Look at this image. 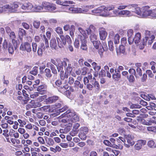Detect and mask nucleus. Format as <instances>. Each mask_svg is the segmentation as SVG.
<instances>
[{
	"mask_svg": "<svg viewBox=\"0 0 156 156\" xmlns=\"http://www.w3.org/2000/svg\"><path fill=\"white\" fill-rule=\"evenodd\" d=\"M61 39L59 37L56 38L58 45L60 48H62L66 44V42L69 44L68 46V49L71 52L73 51V48L72 46L70 45L72 43V41L69 35L60 36Z\"/></svg>",
	"mask_w": 156,
	"mask_h": 156,
	"instance_id": "f257e3e1",
	"label": "nucleus"
},
{
	"mask_svg": "<svg viewBox=\"0 0 156 156\" xmlns=\"http://www.w3.org/2000/svg\"><path fill=\"white\" fill-rule=\"evenodd\" d=\"M19 2H13L9 5L7 4L3 5L0 4V13L4 11H9L11 12H15L19 6Z\"/></svg>",
	"mask_w": 156,
	"mask_h": 156,
	"instance_id": "f03ea898",
	"label": "nucleus"
},
{
	"mask_svg": "<svg viewBox=\"0 0 156 156\" xmlns=\"http://www.w3.org/2000/svg\"><path fill=\"white\" fill-rule=\"evenodd\" d=\"M142 10V14L140 15L142 17H146L149 16L153 17L154 13L156 12V9L151 10L150 7L148 6L143 7Z\"/></svg>",
	"mask_w": 156,
	"mask_h": 156,
	"instance_id": "7ed1b4c3",
	"label": "nucleus"
},
{
	"mask_svg": "<svg viewBox=\"0 0 156 156\" xmlns=\"http://www.w3.org/2000/svg\"><path fill=\"white\" fill-rule=\"evenodd\" d=\"M42 5L44 7V9L49 11L54 10L56 8L55 4L46 2H43Z\"/></svg>",
	"mask_w": 156,
	"mask_h": 156,
	"instance_id": "20e7f679",
	"label": "nucleus"
},
{
	"mask_svg": "<svg viewBox=\"0 0 156 156\" xmlns=\"http://www.w3.org/2000/svg\"><path fill=\"white\" fill-rule=\"evenodd\" d=\"M124 146L127 148H129L130 146H132L134 144L133 140V137L131 135H128L124 139Z\"/></svg>",
	"mask_w": 156,
	"mask_h": 156,
	"instance_id": "39448f33",
	"label": "nucleus"
},
{
	"mask_svg": "<svg viewBox=\"0 0 156 156\" xmlns=\"http://www.w3.org/2000/svg\"><path fill=\"white\" fill-rule=\"evenodd\" d=\"M78 39L80 40V49L83 50H87V45L86 38L83 36H78Z\"/></svg>",
	"mask_w": 156,
	"mask_h": 156,
	"instance_id": "423d86ee",
	"label": "nucleus"
},
{
	"mask_svg": "<svg viewBox=\"0 0 156 156\" xmlns=\"http://www.w3.org/2000/svg\"><path fill=\"white\" fill-rule=\"evenodd\" d=\"M20 49L22 51H26L27 52H30L32 50L31 44L27 42L23 43L20 46Z\"/></svg>",
	"mask_w": 156,
	"mask_h": 156,
	"instance_id": "0eeeda50",
	"label": "nucleus"
},
{
	"mask_svg": "<svg viewBox=\"0 0 156 156\" xmlns=\"http://www.w3.org/2000/svg\"><path fill=\"white\" fill-rule=\"evenodd\" d=\"M141 38V35L139 33H137L135 35L134 38L129 39V44H131L133 41L136 44H138L140 41Z\"/></svg>",
	"mask_w": 156,
	"mask_h": 156,
	"instance_id": "6e6552de",
	"label": "nucleus"
},
{
	"mask_svg": "<svg viewBox=\"0 0 156 156\" xmlns=\"http://www.w3.org/2000/svg\"><path fill=\"white\" fill-rule=\"evenodd\" d=\"M146 141L144 140H138L134 146L135 149L137 150L140 149L144 145Z\"/></svg>",
	"mask_w": 156,
	"mask_h": 156,
	"instance_id": "1a4fd4ad",
	"label": "nucleus"
},
{
	"mask_svg": "<svg viewBox=\"0 0 156 156\" xmlns=\"http://www.w3.org/2000/svg\"><path fill=\"white\" fill-rule=\"evenodd\" d=\"M9 37L12 40V42L13 45L14 46L15 48H16L17 47L18 43H19L15 40L16 36L14 32H11L9 34Z\"/></svg>",
	"mask_w": 156,
	"mask_h": 156,
	"instance_id": "9d476101",
	"label": "nucleus"
},
{
	"mask_svg": "<svg viewBox=\"0 0 156 156\" xmlns=\"http://www.w3.org/2000/svg\"><path fill=\"white\" fill-rule=\"evenodd\" d=\"M34 6L30 2L25 3L21 6V8L25 10L27 12H29L33 8Z\"/></svg>",
	"mask_w": 156,
	"mask_h": 156,
	"instance_id": "9b49d317",
	"label": "nucleus"
},
{
	"mask_svg": "<svg viewBox=\"0 0 156 156\" xmlns=\"http://www.w3.org/2000/svg\"><path fill=\"white\" fill-rule=\"evenodd\" d=\"M69 12H72L73 13H84L86 12L85 10H83L82 9L80 8H74L70 7L69 8Z\"/></svg>",
	"mask_w": 156,
	"mask_h": 156,
	"instance_id": "f8f14e48",
	"label": "nucleus"
},
{
	"mask_svg": "<svg viewBox=\"0 0 156 156\" xmlns=\"http://www.w3.org/2000/svg\"><path fill=\"white\" fill-rule=\"evenodd\" d=\"M99 32L100 39L103 40H104L106 38L107 35L105 29L103 28H100Z\"/></svg>",
	"mask_w": 156,
	"mask_h": 156,
	"instance_id": "ddd939ff",
	"label": "nucleus"
},
{
	"mask_svg": "<svg viewBox=\"0 0 156 156\" xmlns=\"http://www.w3.org/2000/svg\"><path fill=\"white\" fill-rule=\"evenodd\" d=\"M39 94H43L46 93V86L44 85H40L37 88Z\"/></svg>",
	"mask_w": 156,
	"mask_h": 156,
	"instance_id": "4468645a",
	"label": "nucleus"
},
{
	"mask_svg": "<svg viewBox=\"0 0 156 156\" xmlns=\"http://www.w3.org/2000/svg\"><path fill=\"white\" fill-rule=\"evenodd\" d=\"M46 35L47 37L46 38L45 35H43L44 41L45 43V47L48 48L49 47V42L48 40H49L51 37V33L50 32L47 31L46 33Z\"/></svg>",
	"mask_w": 156,
	"mask_h": 156,
	"instance_id": "2eb2a0df",
	"label": "nucleus"
},
{
	"mask_svg": "<svg viewBox=\"0 0 156 156\" xmlns=\"http://www.w3.org/2000/svg\"><path fill=\"white\" fill-rule=\"evenodd\" d=\"M118 13V14L121 16H129L132 15L131 12L127 10H121Z\"/></svg>",
	"mask_w": 156,
	"mask_h": 156,
	"instance_id": "dca6fc26",
	"label": "nucleus"
},
{
	"mask_svg": "<svg viewBox=\"0 0 156 156\" xmlns=\"http://www.w3.org/2000/svg\"><path fill=\"white\" fill-rule=\"evenodd\" d=\"M45 49V46L43 43H41L40 45L39 46L37 50L38 55L39 56H41L43 52Z\"/></svg>",
	"mask_w": 156,
	"mask_h": 156,
	"instance_id": "f3484780",
	"label": "nucleus"
},
{
	"mask_svg": "<svg viewBox=\"0 0 156 156\" xmlns=\"http://www.w3.org/2000/svg\"><path fill=\"white\" fill-rule=\"evenodd\" d=\"M58 97L56 96L49 97L46 99V101L49 104H51L58 100Z\"/></svg>",
	"mask_w": 156,
	"mask_h": 156,
	"instance_id": "a211bd4d",
	"label": "nucleus"
},
{
	"mask_svg": "<svg viewBox=\"0 0 156 156\" xmlns=\"http://www.w3.org/2000/svg\"><path fill=\"white\" fill-rule=\"evenodd\" d=\"M18 34L20 40H22L23 36H26V31L23 29L19 28L18 31Z\"/></svg>",
	"mask_w": 156,
	"mask_h": 156,
	"instance_id": "6ab92c4d",
	"label": "nucleus"
},
{
	"mask_svg": "<svg viewBox=\"0 0 156 156\" xmlns=\"http://www.w3.org/2000/svg\"><path fill=\"white\" fill-rule=\"evenodd\" d=\"M19 45V43H18V44L17 45V47L15 48L14 47V46H14V47H13V45L11 44V43H9L8 45V50L9 53L12 54L14 51V50H16L17 48L18 47V45Z\"/></svg>",
	"mask_w": 156,
	"mask_h": 156,
	"instance_id": "aec40b11",
	"label": "nucleus"
},
{
	"mask_svg": "<svg viewBox=\"0 0 156 156\" xmlns=\"http://www.w3.org/2000/svg\"><path fill=\"white\" fill-rule=\"evenodd\" d=\"M34 10L37 12L44 11V7L42 5H35L33 8Z\"/></svg>",
	"mask_w": 156,
	"mask_h": 156,
	"instance_id": "412c9836",
	"label": "nucleus"
},
{
	"mask_svg": "<svg viewBox=\"0 0 156 156\" xmlns=\"http://www.w3.org/2000/svg\"><path fill=\"white\" fill-rule=\"evenodd\" d=\"M105 10H106L105 7L103 6L98 7L97 9L92 10V12L94 13H100L103 11L105 12Z\"/></svg>",
	"mask_w": 156,
	"mask_h": 156,
	"instance_id": "4be33fe9",
	"label": "nucleus"
},
{
	"mask_svg": "<svg viewBox=\"0 0 156 156\" xmlns=\"http://www.w3.org/2000/svg\"><path fill=\"white\" fill-rule=\"evenodd\" d=\"M64 116L68 118H71L76 114L75 112L73 111L68 110L64 113Z\"/></svg>",
	"mask_w": 156,
	"mask_h": 156,
	"instance_id": "5701e85b",
	"label": "nucleus"
},
{
	"mask_svg": "<svg viewBox=\"0 0 156 156\" xmlns=\"http://www.w3.org/2000/svg\"><path fill=\"white\" fill-rule=\"evenodd\" d=\"M50 45L51 48L56 50L58 48L56 40L55 39H52L50 41Z\"/></svg>",
	"mask_w": 156,
	"mask_h": 156,
	"instance_id": "b1692460",
	"label": "nucleus"
},
{
	"mask_svg": "<svg viewBox=\"0 0 156 156\" xmlns=\"http://www.w3.org/2000/svg\"><path fill=\"white\" fill-rule=\"evenodd\" d=\"M154 38V35H152L149 37H145L143 39L145 40V42L146 43L148 41V44L150 45L152 44Z\"/></svg>",
	"mask_w": 156,
	"mask_h": 156,
	"instance_id": "393cba45",
	"label": "nucleus"
},
{
	"mask_svg": "<svg viewBox=\"0 0 156 156\" xmlns=\"http://www.w3.org/2000/svg\"><path fill=\"white\" fill-rule=\"evenodd\" d=\"M46 66L47 67L50 68L53 73L54 74H57V71L56 68L52 64L51 62H48Z\"/></svg>",
	"mask_w": 156,
	"mask_h": 156,
	"instance_id": "a878e982",
	"label": "nucleus"
},
{
	"mask_svg": "<svg viewBox=\"0 0 156 156\" xmlns=\"http://www.w3.org/2000/svg\"><path fill=\"white\" fill-rule=\"evenodd\" d=\"M37 105L35 104V102L34 100H31L29 104L27 105L26 106V108L27 110L30 108H36Z\"/></svg>",
	"mask_w": 156,
	"mask_h": 156,
	"instance_id": "bb28decb",
	"label": "nucleus"
},
{
	"mask_svg": "<svg viewBox=\"0 0 156 156\" xmlns=\"http://www.w3.org/2000/svg\"><path fill=\"white\" fill-rule=\"evenodd\" d=\"M112 78L113 79L115 80H118L121 77V74L120 73H119L115 70V73L112 75Z\"/></svg>",
	"mask_w": 156,
	"mask_h": 156,
	"instance_id": "cd10ccee",
	"label": "nucleus"
},
{
	"mask_svg": "<svg viewBox=\"0 0 156 156\" xmlns=\"http://www.w3.org/2000/svg\"><path fill=\"white\" fill-rule=\"evenodd\" d=\"M115 45L119 43L120 36L118 34H115L113 37Z\"/></svg>",
	"mask_w": 156,
	"mask_h": 156,
	"instance_id": "c85d7f7f",
	"label": "nucleus"
},
{
	"mask_svg": "<svg viewBox=\"0 0 156 156\" xmlns=\"http://www.w3.org/2000/svg\"><path fill=\"white\" fill-rule=\"evenodd\" d=\"M132 12L137 14L138 15L139 17L142 18L140 15L142 14V12H141L139 7H136L132 11Z\"/></svg>",
	"mask_w": 156,
	"mask_h": 156,
	"instance_id": "c756f323",
	"label": "nucleus"
},
{
	"mask_svg": "<svg viewBox=\"0 0 156 156\" xmlns=\"http://www.w3.org/2000/svg\"><path fill=\"white\" fill-rule=\"evenodd\" d=\"M70 121L72 123V122H75L79 120V118L78 116L76 114L71 118H69Z\"/></svg>",
	"mask_w": 156,
	"mask_h": 156,
	"instance_id": "7c9ffc66",
	"label": "nucleus"
},
{
	"mask_svg": "<svg viewBox=\"0 0 156 156\" xmlns=\"http://www.w3.org/2000/svg\"><path fill=\"white\" fill-rule=\"evenodd\" d=\"M59 121L60 122H62L63 123H66V125L69 124L71 123V122L70 121L69 118H64L62 119H60L59 120Z\"/></svg>",
	"mask_w": 156,
	"mask_h": 156,
	"instance_id": "2f4dec72",
	"label": "nucleus"
},
{
	"mask_svg": "<svg viewBox=\"0 0 156 156\" xmlns=\"http://www.w3.org/2000/svg\"><path fill=\"white\" fill-rule=\"evenodd\" d=\"M144 99L147 101H149L151 99L152 100H156V98L153 95L148 94L147 96H144Z\"/></svg>",
	"mask_w": 156,
	"mask_h": 156,
	"instance_id": "473e14b6",
	"label": "nucleus"
},
{
	"mask_svg": "<svg viewBox=\"0 0 156 156\" xmlns=\"http://www.w3.org/2000/svg\"><path fill=\"white\" fill-rule=\"evenodd\" d=\"M89 38L90 40L92 43L97 40V36L93 33L90 34Z\"/></svg>",
	"mask_w": 156,
	"mask_h": 156,
	"instance_id": "72a5a7b5",
	"label": "nucleus"
},
{
	"mask_svg": "<svg viewBox=\"0 0 156 156\" xmlns=\"http://www.w3.org/2000/svg\"><path fill=\"white\" fill-rule=\"evenodd\" d=\"M60 76L61 79L64 80L65 78H68V75L66 73H64L63 71H61L60 72Z\"/></svg>",
	"mask_w": 156,
	"mask_h": 156,
	"instance_id": "f704fd0d",
	"label": "nucleus"
},
{
	"mask_svg": "<svg viewBox=\"0 0 156 156\" xmlns=\"http://www.w3.org/2000/svg\"><path fill=\"white\" fill-rule=\"evenodd\" d=\"M47 144L49 146H52L54 144L53 139L51 138H48L46 140Z\"/></svg>",
	"mask_w": 156,
	"mask_h": 156,
	"instance_id": "c9c22d12",
	"label": "nucleus"
},
{
	"mask_svg": "<svg viewBox=\"0 0 156 156\" xmlns=\"http://www.w3.org/2000/svg\"><path fill=\"white\" fill-rule=\"evenodd\" d=\"M92 43H93L94 47H95L96 49H98L99 48V46L101 44L100 41L98 40L94 41V42H92Z\"/></svg>",
	"mask_w": 156,
	"mask_h": 156,
	"instance_id": "e433bc0d",
	"label": "nucleus"
},
{
	"mask_svg": "<svg viewBox=\"0 0 156 156\" xmlns=\"http://www.w3.org/2000/svg\"><path fill=\"white\" fill-rule=\"evenodd\" d=\"M38 68L37 67H34L33 68L32 70L30 71V73L34 75H36L38 73Z\"/></svg>",
	"mask_w": 156,
	"mask_h": 156,
	"instance_id": "4c0bfd02",
	"label": "nucleus"
},
{
	"mask_svg": "<svg viewBox=\"0 0 156 156\" xmlns=\"http://www.w3.org/2000/svg\"><path fill=\"white\" fill-rule=\"evenodd\" d=\"M133 30L132 29H129L127 31V36H128V41L129 39H132V36L133 35Z\"/></svg>",
	"mask_w": 156,
	"mask_h": 156,
	"instance_id": "58836bf2",
	"label": "nucleus"
},
{
	"mask_svg": "<svg viewBox=\"0 0 156 156\" xmlns=\"http://www.w3.org/2000/svg\"><path fill=\"white\" fill-rule=\"evenodd\" d=\"M74 84L75 86L79 87L80 89H82L83 87V84H81L80 83L78 80H76L74 82Z\"/></svg>",
	"mask_w": 156,
	"mask_h": 156,
	"instance_id": "ea45409f",
	"label": "nucleus"
},
{
	"mask_svg": "<svg viewBox=\"0 0 156 156\" xmlns=\"http://www.w3.org/2000/svg\"><path fill=\"white\" fill-rule=\"evenodd\" d=\"M147 145L150 148H155V143L154 141L152 140L149 141L147 142Z\"/></svg>",
	"mask_w": 156,
	"mask_h": 156,
	"instance_id": "a19ab883",
	"label": "nucleus"
},
{
	"mask_svg": "<svg viewBox=\"0 0 156 156\" xmlns=\"http://www.w3.org/2000/svg\"><path fill=\"white\" fill-rule=\"evenodd\" d=\"M80 133H87L88 132V129L86 127H82L80 129Z\"/></svg>",
	"mask_w": 156,
	"mask_h": 156,
	"instance_id": "79ce46f5",
	"label": "nucleus"
},
{
	"mask_svg": "<svg viewBox=\"0 0 156 156\" xmlns=\"http://www.w3.org/2000/svg\"><path fill=\"white\" fill-rule=\"evenodd\" d=\"M45 73L46 76L48 77H50L51 76V71L49 69H46L45 70Z\"/></svg>",
	"mask_w": 156,
	"mask_h": 156,
	"instance_id": "37998d69",
	"label": "nucleus"
},
{
	"mask_svg": "<svg viewBox=\"0 0 156 156\" xmlns=\"http://www.w3.org/2000/svg\"><path fill=\"white\" fill-rule=\"evenodd\" d=\"M78 30L81 34L79 35L78 36H83L84 37H86V35L85 33V32L84 30H83V29L82 28L79 27L78 28Z\"/></svg>",
	"mask_w": 156,
	"mask_h": 156,
	"instance_id": "c03bdc74",
	"label": "nucleus"
},
{
	"mask_svg": "<svg viewBox=\"0 0 156 156\" xmlns=\"http://www.w3.org/2000/svg\"><path fill=\"white\" fill-rule=\"evenodd\" d=\"M127 79L130 82L133 83L135 80V79L132 75H130L129 76H127Z\"/></svg>",
	"mask_w": 156,
	"mask_h": 156,
	"instance_id": "a18cd8bd",
	"label": "nucleus"
},
{
	"mask_svg": "<svg viewBox=\"0 0 156 156\" xmlns=\"http://www.w3.org/2000/svg\"><path fill=\"white\" fill-rule=\"evenodd\" d=\"M50 105H45L42 107L41 110L45 112H50Z\"/></svg>",
	"mask_w": 156,
	"mask_h": 156,
	"instance_id": "49530a36",
	"label": "nucleus"
},
{
	"mask_svg": "<svg viewBox=\"0 0 156 156\" xmlns=\"http://www.w3.org/2000/svg\"><path fill=\"white\" fill-rule=\"evenodd\" d=\"M99 78L101 77H104L105 76L106 73L105 71L103 69H101L99 73Z\"/></svg>",
	"mask_w": 156,
	"mask_h": 156,
	"instance_id": "de8ad7c7",
	"label": "nucleus"
},
{
	"mask_svg": "<svg viewBox=\"0 0 156 156\" xmlns=\"http://www.w3.org/2000/svg\"><path fill=\"white\" fill-rule=\"evenodd\" d=\"M40 25V21L37 20H35L33 23V25L34 27L36 29H38Z\"/></svg>",
	"mask_w": 156,
	"mask_h": 156,
	"instance_id": "09e8293b",
	"label": "nucleus"
},
{
	"mask_svg": "<svg viewBox=\"0 0 156 156\" xmlns=\"http://www.w3.org/2000/svg\"><path fill=\"white\" fill-rule=\"evenodd\" d=\"M72 68L70 64H68V66L66 68V72L68 73H70L72 71Z\"/></svg>",
	"mask_w": 156,
	"mask_h": 156,
	"instance_id": "8fccbe9b",
	"label": "nucleus"
},
{
	"mask_svg": "<svg viewBox=\"0 0 156 156\" xmlns=\"http://www.w3.org/2000/svg\"><path fill=\"white\" fill-rule=\"evenodd\" d=\"M87 133H80L79 134V137L82 140H85L87 138L86 134Z\"/></svg>",
	"mask_w": 156,
	"mask_h": 156,
	"instance_id": "3c124183",
	"label": "nucleus"
},
{
	"mask_svg": "<svg viewBox=\"0 0 156 156\" xmlns=\"http://www.w3.org/2000/svg\"><path fill=\"white\" fill-rule=\"evenodd\" d=\"M104 143L106 145L113 148L114 144H112L109 141L107 140H105L104 141Z\"/></svg>",
	"mask_w": 156,
	"mask_h": 156,
	"instance_id": "603ef678",
	"label": "nucleus"
},
{
	"mask_svg": "<svg viewBox=\"0 0 156 156\" xmlns=\"http://www.w3.org/2000/svg\"><path fill=\"white\" fill-rule=\"evenodd\" d=\"M88 68L86 67H83L81 68V75H85L87 73Z\"/></svg>",
	"mask_w": 156,
	"mask_h": 156,
	"instance_id": "864d4df0",
	"label": "nucleus"
},
{
	"mask_svg": "<svg viewBox=\"0 0 156 156\" xmlns=\"http://www.w3.org/2000/svg\"><path fill=\"white\" fill-rule=\"evenodd\" d=\"M147 129L149 131L156 133V126H148L147 127Z\"/></svg>",
	"mask_w": 156,
	"mask_h": 156,
	"instance_id": "5fc2aeb1",
	"label": "nucleus"
},
{
	"mask_svg": "<svg viewBox=\"0 0 156 156\" xmlns=\"http://www.w3.org/2000/svg\"><path fill=\"white\" fill-rule=\"evenodd\" d=\"M108 45L110 50L112 51H113L114 50V47L113 46V42L111 41H108Z\"/></svg>",
	"mask_w": 156,
	"mask_h": 156,
	"instance_id": "6e6d98bb",
	"label": "nucleus"
},
{
	"mask_svg": "<svg viewBox=\"0 0 156 156\" xmlns=\"http://www.w3.org/2000/svg\"><path fill=\"white\" fill-rule=\"evenodd\" d=\"M80 40L78 38V39H76L75 40V41L74 42V46L75 47V48H78L80 46Z\"/></svg>",
	"mask_w": 156,
	"mask_h": 156,
	"instance_id": "4d7b16f0",
	"label": "nucleus"
},
{
	"mask_svg": "<svg viewBox=\"0 0 156 156\" xmlns=\"http://www.w3.org/2000/svg\"><path fill=\"white\" fill-rule=\"evenodd\" d=\"M145 44L146 43L145 42L144 39H143V40L141 41L139 45L140 49H143L144 48Z\"/></svg>",
	"mask_w": 156,
	"mask_h": 156,
	"instance_id": "13d9d810",
	"label": "nucleus"
},
{
	"mask_svg": "<svg viewBox=\"0 0 156 156\" xmlns=\"http://www.w3.org/2000/svg\"><path fill=\"white\" fill-rule=\"evenodd\" d=\"M92 84L94 85V87L96 88L97 89L99 90L100 89V85L98 81H94V83H92Z\"/></svg>",
	"mask_w": 156,
	"mask_h": 156,
	"instance_id": "bf43d9fd",
	"label": "nucleus"
},
{
	"mask_svg": "<svg viewBox=\"0 0 156 156\" xmlns=\"http://www.w3.org/2000/svg\"><path fill=\"white\" fill-rule=\"evenodd\" d=\"M129 73L131 74L130 75H134L136 77V72L135 69L133 68L130 69L128 70Z\"/></svg>",
	"mask_w": 156,
	"mask_h": 156,
	"instance_id": "052dcab7",
	"label": "nucleus"
},
{
	"mask_svg": "<svg viewBox=\"0 0 156 156\" xmlns=\"http://www.w3.org/2000/svg\"><path fill=\"white\" fill-rule=\"evenodd\" d=\"M32 50L34 52H36L37 51V45L35 43H33L32 44Z\"/></svg>",
	"mask_w": 156,
	"mask_h": 156,
	"instance_id": "680f3d73",
	"label": "nucleus"
},
{
	"mask_svg": "<svg viewBox=\"0 0 156 156\" xmlns=\"http://www.w3.org/2000/svg\"><path fill=\"white\" fill-rule=\"evenodd\" d=\"M141 107V106L137 104H132L130 106V108L132 109L133 108H140Z\"/></svg>",
	"mask_w": 156,
	"mask_h": 156,
	"instance_id": "e2e57ef3",
	"label": "nucleus"
},
{
	"mask_svg": "<svg viewBox=\"0 0 156 156\" xmlns=\"http://www.w3.org/2000/svg\"><path fill=\"white\" fill-rule=\"evenodd\" d=\"M113 148L116 149L122 150L123 148V146L119 144L118 145H117L115 144H114Z\"/></svg>",
	"mask_w": 156,
	"mask_h": 156,
	"instance_id": "0e129e2a",
	"label": "nucleus"
},
{
	"mask_svg": "<svg viewBox=\"0 0 156 156\" xmlns=\"http://www.w3.org/2000/svg\"><path fill=\"white\" fill-rule=\"evenodd\" d=\"M78 133V131L77 130H74L73 129L71 132L70 133V134L72 136H73L76 135Z\"/></svg>",
	"mask_w": 156,
	"mask_h": 156,
	"instance_id": "69168bd1",
	"label": "nucleus"
},
{
	"mask_svg": "<svg viewBox=\"0 0 156 156\" xmlns=\"http://www.w3.org/2000/svg\"><path fill=\"white\" fill-rule=\"evenodd\" d=\"M121 42L122 46H124V45H125L127 43V40L126 38L125 37L122 38L121 39Z\"/></svg>",
	"mask_w": 156,
	"mask_h": 156,
	"instance_id": "338daca9",
	"label": "nucleus"
},
{
	"mask_svg": "<svg viewBox=\"0 0 156 156\" xmlns=\"http://www.w3.org/2000/svg\"><path fill=\"white\" fill-rule=\"evenodd\" d=\"M56 32L58 34H62L63 33L62 29L60 27H58L55 28V30Z\"/></svg>",
	"mask_w": 156,
	"mask_h": 156,
	"instance_id": "774afa93",
	"label": "nucleus"
}]
</instances>
